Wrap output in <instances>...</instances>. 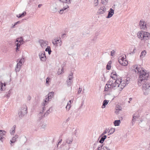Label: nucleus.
Instances as JSON below:
<instances>
[{"label":"nucleus","mask_w":150,"mask_h":150,"mask_svg":"<svg viewBox=\"0 0 150 150\" xmlns=\"http://www.w3.org/2000/svg\"><path fill=\"white\" fill-rule=\"evenodd\" d=\"M94 6H97L98 4V0H94Z\"/></svg>","instance_id":"35"},{"label":"nucleus","mask_w":150,"mask_h":150,"mask_svg":"<svg viewBox=\"0 0 150 150\" xmlns=\"http://www.w3.org/2000/svg\"><path fill=\"white\" fill-rule=\"evenodd\" d=\"M111 77L113 79L115 80V78H117L116 74L115 72H112L111 73Z\"/></svg>","instance_id":"23"},{"label":"nucleus","mask_w":150,"mask_h":150,"mask_svg":"<svg viewBox=\"0 0 150 150\" xmlns=\"http://www.w3.org/2000/svg\"><path fill=\"white\" fill-rule=\"evenodd\" d=\"M109 86L108 85V84L107 83L105 87V91H108V89L109 88Z\"/></svg>","instance_id":"39"},{"label":"nucleus","mask_w":150,"mask_h":150,"mask_svg":"<svg viewBox=\"0 0 150 150\" xmlns=\"http://www.w3.org/2000/svg\"><path fill=\"white\" fill-rule=\"evenodd\" d=\"M125 57L124 56V57H122L121 59H119V60H122L123 61H124L125 60Z\"/></svg>","instance_id":"57"},{"label":"nucleus","mask_w":150,"mask_h":150,"mask_svg":"<svg viewBox=\"0 0 150 150\" xmlns=\"http://www.w3.org/2000/svg\"><path fill=\"white\" fill-rule=\"evenodd\" d=\"M6 86L5 83H3L1 82H0V90L1 91H4L6 89Z\"/></svg>","instance_id":"13"},{"label":"nucleus","mask_w":150,"mask_h":150,"mask_svg":"<svg viewBox=\"0 0 150 150\" xmlns=\"http://www.w3.org/2000/svg\"><path fill=\"white\" fill-rule=\"evenodd\" d=\"M16 126L14 125L13 127L11 129V130L10 131V133L11 135H13L15 132V130L16 128Z\"/></svg>","instance_id":"19"},{"label":"nucleus","mask_w":150,"mask_h":150,"mask_svg":"<svg viewBox=\"0 0 150 150\" xmlns=\"http://www.w3.org/2000/svg\"><path fill=\"white\" fill-rule=\"evenodd\" d=\"M104 12L101 10L100 8L98 11V14H103L104 13Z\"/></svg>","instance_id":"36"},{"label":"nucleus","mask_w":150,"mask_h":150,"mask_svg":"<svg viewBox=\"0 0 150 150\" xmlns=\"http://www.w3.org/2000/svg\"><path fill=\"white\" fill-rule=\"evenodd\" d=\"M27 107L26 105H23L19 109L18 114L20 118L24 117L27 113Z\"/></svg>","instance_id":"3"},{"label":"nucleus","mask_w":150,"mask_h":150,"mask_svg":"<svg viewBox=\"0 0 150 150\" xmlns=\"http://www.w3.org/2000/svg\"><path fill=\"white\" fill-rule=\"evenodd\" d=\"M18 137V136L16 135L14 137H13L12 139L10 140V142L11 144L14 143L16 141V139Z\"/></svg>","instance_id":"16"},{"label":"nucleus","mask_w":150,"mask_h":150,"mask_svg":"<svg viewBox=\"0 0 150 150\" xmlns=\"http://www.w3.org/2000/svg\"><path fill=\"white\" fill-rule=\"evenodd\" d=\"M39 42L42 48L46 47L47 45V42L43 40H40Z\"/></svg>","instance_id":"11"},{"label":"nucleus","mask_w":150,"mask_h":150,"mask_svg":"<svg viewBox=\"0 0 150 150\" xmlns=\"http://www.w3.org/2000/svg\"><path fill=\"white\" fill-rule=\"evenodd\" d=\"M11 93V90H9L8 92L6 93L5 94V96L7 98H8L10 97V94Z\"/></svg>","instance_id":"33"},{"label":"nucleus","mask_w":150,"mask_h":150,"mask_svg":"<svg viewBox=\"0 0 150 150\" xmlns=\"http://www.w3.org/2000/svg\"><path fill=\"white\" fill-rule=\"evenodd\" d=\"M70 119V118L69 117L66 120V122H68Z\"/></svg>","instance_id":"63"},{"label":"nucleus","mask_w":150,"mask_h":150,"mask_svg":"<svg viewBox=\"0 0 150 150\" xmlns=\"http://www.w3.org/2000/svg\"><path fill=\"white\" fill-rule=\"evenodd\" d=\"M100 8L104 12L106 10V8L105 6L101 7Z\"/></svg>","instance_id":"40"},{"label":"nucleus","mask_w":150,"mask_h":150,"mask_svg":"<svg viewBox=\"0 0 150 150\" xmlns=\"http://www.w3.org/2000/svg\"><path fill=\"white\" fill-rule=\"evenodd\" d=\"M108 0H102V3L103 4H105L107 3Z\"/></svg>","instance_id":"46"},{"label":"nucleus","mask_w":150,"mask_h":150,"mask_svg":"<svg viewBox=\"0 0 150 150\" xmlns=\"http://www.w3.org/2000/svg\"><path fill=\"white\" fill-rule=\"evenodd\" d=\"M31 98L30 96H28L27 97V100H30L31 99Z\"/></svg>","instance_id":"54"},{"label":"nucleus","mask_w":150,"mask_h":150,"mask_svg":"<svg viewBox=\"0 0 150 150\" xmlns=\"http://www.w3.org/2000/svg\"><path fill=\"white\" fill-rule=\"evenodd\" d=\"M114 14V10L112 9V8H110V9L109 11H108V13L107 18H110Z\"/></svg>","instance_id":"12"},{"label":"nucleus","mask_w":150,"mask_h":150,"mask_svg":"<svg viewBox=\"0 0 150 150\" xmlns=\"http://www.w3.org/2000/svg\"><path fill=\"white\" fill-rule=\"evenodd\" d=\"M52 43L54 45H57V41L55 40H54V41H53Z\"/></svg>","instance_id":"51"},{"label":"nucleus","mask_w":150,"mask_h":150,"mask_svg":"<svg viewBox=\"0 0 150 150\" xmlns=\"http://www.w3.org/2000/svg\"><path fill=\"white\" fill-rule=\"evenodd\" d=\"M146 51L143 50L142 51L141 53V54L140 56V58H142V57H144L145 56V55H146Z\"/></svg>","instance_id":"29"},{"label":"nucleus","mask_w":150,"mask_h":150,"mask_svg":"<svg viewBox=\"0 0 150 150\" xmlns=\"http://www.w3.org/2000/svg\"><path fill=\"white\" fill-rule=\"evenodd\" d=\"M67 83L68 86H70L72 83V81L67 79Z\"/></svg>","instance_id":"34"},{"label":"nucleus","mask_w":150,"mask_h":150,"mask_svg":"<svg viewBox=\"0 0 150 150\" xmlns=\"http://www.w3.org/2000/svg\"><path fill=\"white\" fill-rule=\"evenodd\" d=\"M121 110L122 108L120 106H118V107L116 108L115 113L117 115L118 114L119 112Z\"/></svg>","instance_id":"21"},{"label":"nucleus","mask_w":150,"mask_h":150,"mask_svg":"<svg viewBox=\"0 0 150 150\" xmlns=\"http://www.w3.org/2000/svg\"><path fill=\"white\" fill-rule=\"evenodd\" d=\"M21 44L20 43H17V44H16V46L17 47H20V46H21Z\"/></svg>","instance_id":"58"},{"label":"nucleus","mask_w":150,"mask_h":150,"mask_svg":"<svg viewBox=\"0 0 150 150\" xmlns=\"http://www.w3.org/2000/svg\"><path fill=\"white\" fill-rule=\"evenodd\" d=\"M39 56L41 61H45L46 60V58L45 52H40Z\"/></svg>","instance_id":"9"},{"label":"nucleus","mask_w":150,"mask_h":150,"mask_svg":"<svg viewBox=\"0 0 150 150\" xmlns=\"http://www.w3.org/2000/svg\"><path fill=\"white\" fill-rule=\"evenodd\" d=\"M63 71H64L63 69V68H62L61 69V72H62V73H63L64 72Z\"/></svg>","instance_id":"64"},{"label":"nucleus","mask_w":150,"mask_h":150,"mask_svg":"<svg viewBox=\"0 0 150 150\" xmlns=\"http://www.w3.org/2000/svg\"><path fill=\"white\" fill-rule=\"evenodd\" d=\"M108 132V130H107V129H106L103 132V133H102L101 134V136H102L104 134H105L107 133V132Z\"/></svg>","instance_id":"42"},{"label":"nucleus","mask_w":150,"mask_h":150,"mask_svg":"<svg viewBox=\"0 0 150 150\" xmlns=\"http://www.w3.org/2000/svg\"><path fill=\"white\" fill-rule=\"evenodd\" d=\"M121 79H120V82H119L120 88L119 89V93H120V91H121L122 90L124 87L125 86L126 83L128 84V83H127L126 82V83H125V81H121Z\"/></svg>","instance_id":"8"},{"label":"nucleus","mask_w":150,"mask_h":150,"mask_svg":"<svg viewBox=\"0 0 150 150\" xmlns=\"http://www.w3.org/2000/svg\"><path fill=\"white\" fill-rule=\"evenodd\" d=\"M134 68L135 72L138 73L139 75L138 79V85L141 86L144 82L143 84L142 89L144 95H148L150 92V83L149 81L146 80L149 76V73L145 71L142 68L139 67L138 65H134Z\"/></svg>","instance_id":"1"},{"label":"nucleus","mask_w":150,"mask_h":150,"mask_svg":"<svg viewBox=\"0 0 150 150\" xmlns=\"http://www.w3.org/2000/svg\"><path fill=\"white\" fill-rule=\"evenodd\" d=\"M73 73L71 72L68 76V79L69 80H71L73 78Z\"/></svg>","instance_id":"32"},{"label":"nucleus","mask_w":150,"mask_h":150,"mask_svg":"<svg viewBox=\"0 0 150 150\" xmlns=\"http://www.w3.org/2000/svg\"><path fill=\"white\" fill-rule=\"evenodd\" d=\"M12 25L11 26V28H14L16 25L15 23L13 25V24H12Z\"/></svg>","instance_id":"60"},{"label":"nucleus","mask_w":150,"mask_h":150,"mask_svg":"<svg viewBox=\"0 0 150 150\" xmlns=\"http://www.w3.org/2000/svg\"><path fill=\"white\" fill-rule=\"evenodd\" d=\"M139 25L141 29L145 30L146 29V23L142 20L139 21Z\"/></svg>","instance_id":"7"},{"label":"nucleus","mask_w":150,"mask_h":150,"mask_svg":"<svg viewBox=\"0 0 150 150\" xmlns=\"http://www.w3.org/2000/svg\"><path fill=\"white\" fill-rule=\"evenodd\" d=\"M6 132L5 131H3L2 132V133H1L0 134L1 136L2 137V135H4L5 134Z\"/></svg>","instance_id":"50"},{"label":"nucleus","mask_w":150,"mask_h":150,"mask_svg":"<svg viewBox=\"0 0 150 150\" xmlns=\"http://www.w3.org/2000/svg\"><path fill=\"white\" fill-rule=\"evenodd\" d=\"M128 64V62L127 61L125 60L124 61V64H123V66H126Z\"/></svg>","instance_id":"44"},{"label":"nucleus","mask_w":150,"mask_h":150,"mask_svg":"<svg viewBox=\"0 0 150 150\" xmlns=\"http://www.w3.org/2000/svg\"><path fill=\"white\" fill-rule=\"evenodd\" d=\"M119 62L121 64V65L123 66V64H124V62L123 61L121 60H118Z\"/></svg>","instance_id":"45"},{"label":"nucleus","mask_w":150,"mask_h":150,"mask_svg":"<svg viewBox=\"0 0 150 150\" xmlns=\"http://www.w3.org/2000/svg\"><path fill=\"white\" fill-rule=\"evenodd\" d=\"M62 139H61V140H60V141L58 142V144L57 145V147H58V145L59 144H60L61 142H62Z\"/></svg>","instance_id":"59"},{"label":"nucleus","mask_w":150,"mask_h":150,"mask_svg":"<svg viewBox=\"0 0 150 150\" xmlns=\"http://www.w3.org/2000/svg\"><path fill=\"white\" fill-rule=\"evenodd\" d=\"M52 111V108L50 107L48 110L47 111L46 113L44 115V117L47 116L50 113V112H51Z\"/></svg>","instance_id":"17"},{"label":"nucleus","mask_w":150,"mask_h":150,"mask_svg":"<svg viewBox=\"0 0 150 150\" xmlns=\"http://www.w3.org/2000/svg\"><path fill=\"white\" fill-rule=\"evenodd\" d=\"M120 123V120H115L114 122V124L115 126H118L119 125Z\"/></svg>","instance_id":"26"},{"label":"nucleus","mask_w":150,"mask_h":150,"mask_svg":"<svg viewBox=\"0 0 150 150\" xmlns=\"http://www.w3.org/2000/svg\"><path fill=\"white\" fill-rule=\"evenodd\" d=\"M115 129L113 128H111L109 131L108 132V133H109V134H113L115 132Z\"/></svg>","instance_id":"28"},{"label":"nucleus","mask_w":150,"mask_h":150,"mask_svg":"<svg viewBox=\"0 0 150 150\" xmlns=\"http://www.w3.org/2000/svg\"><path fill=\"white\" fill-rule=\"evenodd\" d=\"M24 60L23 58L21 59L20 60L18 63L21 64V66H22V62L24 61Z\"/></svg>","instance_id":"37"},{"label":"nucleus","mask_w":150,"mask_h":150,"mask_svg":"<svg viewBox=\"0 0 150 150\" xmlns=\"http://www.w3.org/2000/svg\"><path fill=\"white\" fill-rule=\"evenodd\" d=\"M115 52V51L114 50H112V51H111L110 53V55L111 56H113L114 55V53Z\"/></svg>","instance_id":"49"},{"label":"nucleus","mask_w":150,"mask_h":150,"mask_svg":"<svg viewBox=\"0 0 150 150\" xmlns=\"http://www.w3.org/2000/svg\"><path fill=\"white\" fill-rule=\"evenodd\" d=\"M60 69L59 68L58 69V71L57 72V74H61L62 73V72H61V71H60Z\"/></svg>","instance_id":"55"},{"label":"nucleus","mask_w":150,"mask_h":150,"mask_svg":"<svg viewBox=\"0 0 150 150\" xmlns=\"http://www.w3.org/2000/svg\"><path fill=\"white\" fill-rule=\"evenodd\" d=\"M26 14V12L25 11H24L22 14H19L18 15H17V17L20 18L24 16Z\"/></svg>","instance_id":"31"},{"label":"nucleus","mask_w":150,"mask_h":150,"mask_svg":"<svg viewBox=\"0 0 150 150\" xmlns=\"http://www.w3.org/2000/svg\"><path fill=\"white\" fill-rule=\"evenodd\" d=\"M54 92L53 91L51 92L48 93V96L46 98L44 102L43 103L44 106H45V105L46 104V103H47V101L51 100L52 98L54 96Z\"/></svg>","instance_id":"6"},{"label":"nucleus","mask_w":150,"mask_h":150,"mask_svg":"<svg viewBox=\"0 0 150 150\" xmlns=\"http://www.w3.org/2000/svg\"><path fill=\"white\" fill-rule=\"evenodd\" d=\"M103 145L101 144L100 145H99L98 147V150H101L102 148V147H103Z\"/></svg>","instance_id":"47"},{"label":"nucleus","mask_w":150,"mask_h":150,"mask_svg":"<svg viewBox=\"0 0 150 150\" xmlns=\"http://www.w3.org/2000/svg\"><path fill=\"white\" fill-rule=\"evenodd\" d=\"M45 51L46 52H48V53L49 54H50L52 52L50 46H47V47L46 48Z\"/></svg>","instance_id":"27"},{"label":"nucleus","mask_w":150,"mask_h":150,"mask_svg":"<svg viewBox=\"0 0 150 150\" xmlns=\"http://www.w3.org/2000/svg\"><path fill=\"white\" fill-rule=\"evenodd\" d=\"M113 82L112 81L110 80L108 82V83H109V85H110V87H112V88H114L115 89H116V88H117V90L119 91V89L120 88L119 82H120V80L119 79H117L114 83H112Z\"/></svg>","instance_id":"4"},{"label":"nucleus","mask_w":150,"mask_h":150,"mask_svg":"<svg viewBox=\"0 0 150 150\" xmlns=\"http://www.w3.org/2000/svg\"><path fill=\"white\" fill-rule=\"evenodd\" d=\"M16 42H18L21 44H23V42H24L23 41V38L22 37L18 38L16 40Z\"/></svg>","instance_id":"20"},{"label":"nucleus","mask_w":150,"mask_h":150,"mask_svg":"<svg viewBox=\"0 0 150 150\" xmlns=\"http://www.w3.org/2000/svg\"><path fill=\"white\" fill-rule=\"evenodd\" d=\"M61 2L62 4H70L71 3L72 0H59Z\"/></svg>","instance_id":"14"},{"label":"nucleus","mask_w":150,"mask_h":150,"mask_svg":"<svg viewBox=\"0 0 150 150\" xmlns=\"http://www.w3.org/2000/svg\"><path fill=\"white\" fill-rule=\"evenodd\" d=\"M50 78L49 77H47L46 79V84L47 85H49V80H50Z\"/></svg>","instance_id":"43"},{"label":"nucleus","mask_w":150,"mask_h":150,"mask_svg":"<svg viewBox=\"0 0 150 150\" xmlns=\"http://www.w3.org/2000/svg\"><path fill=\"white\" fill-rule=\"evenodd\" d=\"M136 51V49L135 48H134L133 50V52H132V53H134Z\"/></svg>","instance_id":"61"},{"label":"nucleus","mask_w":150,"mask_h":150,"mask_svg":"<svg viewBox=\"0 0 150 150\" xmlns=\"http://www.w3.org/2000/svg\"><path fill=\"white\" fill-rule=\"evenodd\" d=\"M69 6L67 4H60V8L61 9L59 11V13L62 14L64 13V11L65 10L69 8Z\"/></svg>","instance_id":"5"},{"label":"nucleus","mask_w":150,"mask_h":150,"mask_svg":"<svg viewBox=\"0 0 150 150\" xmlns=\"http://www.w3.org/2000/svg\"><path fill=\"white\" fill-rule=\"evenodd\" d=\"M21 64L17 63L15 69V71L16 72L19 71L21 69Z\"/></svg>","instance_id":"15"},{"label":"nucleus","mask_w":150,"mask_h":150,"mask_svg":"<svg viewBox=\"0 0 150 150\" xmlns=\"http://www.w3.org/2000/svg\"><path fill=\"white\" fill-rule=\"evenodd\" d=\"M106 137L107 136L106 135H104L102 137L100 140L99 141V143L102 144L103 142L105 140L106 138Z\"/></svg>","instance_id":"22"},{"label":"nucleus","mask_w":150,"mask_h":150,"mask_svg":"<svg viewBox=\"0 0 150 150\" xmlns=\"http://www.w3.org/2000/svg\"><path fill=\"white\" fill-rule=\"evenodd\" d=\"M56 41H57V44L58 43H60V44H59V45L60 46H61V40L60 39V38L59 39V40H56Z\"/></svg>","instance_id":"41"},{"label":"nucleus","mask_w":150,"mask_h":150,"mask_svg":"<svg viewBox=\"0 0 150 150\" xmlns=\"http://www.w3.org/2000/svg\"><path fill=\"white\" fill-rule=\"evenodd\" d=\"M70 104L68 103L66 107L67 110L68 109V110H69L70 108Z\"/></svg>","instance_id":"38"},{"label":"nucleus","mask_w":150,"mask_h":150,"mask_svg":"<svg viewBox=\"0 0 150 150\" xmlns=\"http://www.w3.org/2000/svg\"><path fill=\"white\" fill-rule=\"evenodd\" d=\"M108 144H110L111 143V141L110 140H107L106 142Z\"/></svg>","instance_id":"52"},{"label":"nucleus","mask_w":150,"mask_h":150,"mask_svg":"<svg viewBox=\"0 0 150 150\" xmlns=\"http://www.w3.org/2000/svg\"><path fill=\"white\" fill-rule=\"evenodd\" d=\"M137 35L138 37L142 40H148L150 37V34L149 33L143 31L138 32Z\"/></svg>","instance_id":"2"},{"label":"nucleus","mask_w":150,"mask_h":150,"mask_svg":"<svg viewBox=\"0 0 150 150\" xmlns=\"http://www.w3.org/2000/svg\"><path fill=\"white\" fill-rule=\"evenodd\" d=\"M109 102L108 100H104L103 103V105L102 106V108H104L105 107L106 105H107Z\"/></svg>","instance_id":"18"},{"label":"nucleus","mask_w":150,"mask_h":150,"mask_svg":"<svg viewBox=\"0 0 150 150\" xmlns=\"http://www.w3.org/2000/svg\"><path fill=\"white\" fill-rule=\"evenodd\" d=\"M72 141L73 139L72 138H68L67 139L66 142L68 144H70L72 143Z\"/></svg>","instance_id":"30"},{"label":"nucleus","mask_w":150,"mask_h":150,"mask_svg":"<svg viewBox=\"0 0 150 150\" xmlns=\"http://www.w3.org/2000/svg\"><path fill=\"white\" fill-rule=\"evenodd\" d=\"M81 90H79L78 91L77 93L80 94L81 93Z\"/></svg>","instance_id":"62"},{"label":"nucleus","mask_w":150,"mask_h":150,"mask_svg":"<svg viewBox=\"0 0 150 150\" xmlns=\"http://www.w3.org/2000/svg\"><path fill=\"white\" fill-rule=\"evenodd\" d=\"M98 144V143H95L93 145V148L94 149H95L96 147V145Z\"/></svg>","instance_id":"56"},{"label":"nucleus","mask_w":150,"mask_h":150,"mask_svg":"<svg viewBox=\"0 0 150 150\" xmlns=\"http://www.w3.org/2000/svg\"><path fill=\"white\" fill-rule=\"evenodd\" d=\"M112 62L110 61L108 62V64H107L106 66V69L108 70H109L111 68V64Z\"/></svg>","instance_id":"25"},{"label":"nucleus","mask_w":150,"mask_h":150,"mask_svg":"<svg viewBox=\"0 0 150 150\" xmlns=\"http://www.w3.org/2000/svg\"><path fill=\"white\" fill-rule=\"evenodd\" d=\"M103 150H110V149L106 146H104L103 148Z\"/></svg>","instance_id":"48"},{"label":"nucleus","mask_w":150,"mask_h":150,"mask_svg":"<svg viewBox=\"0 0 150 150\" xmlns=\"http://www.w3.org/2000/svg\"><path fill=\"white\" fill-rule=\"evenodd\" d=\"M46 126V124H43L41 126V128H42L44 129L45 128Z\"/></svg>","instance_id":"53"},{"label":"nucleus","mask_w":150,"mask_h":150,"mask_svg":"<svg viewBox=\"0 0 150 150\" xmlns=\"http://www.w3.org/2000/svg\"><path fill=\"white\" fill-rule=\"evenodd\" d=\"M139 115L137 112H136L133 115L132 119V123L133 125L135 122L138 119Z\"/></svg>","instance_id":"10"},{"label":"nucleus","mask_w":150,"mask_h":150,"mask_svg":"<svg viewBox=\"0 0 150 150\" xmlns=\"http://www.w3.org/2000/svg\"><path fill=\"white\" fill-rule=\"evenodd\" d=\"M45 110V107H43V111L42 112H40L38 115V116L40 120H41L43 117V116H42L41 115L44 111Z\"/></svg>","instance_id":"24"}]
</instances>
